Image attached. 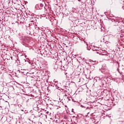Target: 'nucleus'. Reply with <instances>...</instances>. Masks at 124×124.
Instances as JSON below:
<instances>
[{
	"label": "nucleus",
	"mask_w": 124,
	"mask_h": 124,
	"mask_svg": "<svg viewBox=\"0 0 124 124\" xmlns=\"http://www.w3.org/2000/svg\"><path fill=\"white\" fill-rule=\"evenodd\" d=\"M112 22V24L113 26H119V25H123L124 24V21H123V19H112L111 20Z\"/></svg>",
	"instance_id": "1"
},
{
	"label": "nucleus",
	"mask_w": 124,
	"mask_h": 124,
	"mask_svg": "<svg viewBox=\"0 0 124 124\" xmlns=\"http://www.w3.org/2000/svg\"><path fill=\"white\" fill-rule=\"evenodd\" d=\"M35 8L38 10L43 9V8H45L43 3L38 4L35 5Z\"/></svg>",
	"instance_id": "2"
},
{
	"label": "nucleus",
	"mask_w": 124,
	"mask_h": 124,
	"mask_svg": "<svg viewBox=\"0 0 124 124\" xmlns=\"http://www.w3.org/2000/svg\"><path fill=\"white\" fill-rule=\"evenodd\" d=\"M37 93V96L33 95L32 94H31V95L32 97H35V98H36V97H39L40 96H41V91H40V90H38Z\"/></svg>",
	"instance_id": "3"
},
{
	"label": "nucleus",
	"mask_w": 124,
	"mask_h": 124,
	"mask_svg": "<svg viewBox=\"0 0 124 124\" xmlns=\"http://www.w3.org/2000/svg\"><path fill=\"white\" fill-rule=\"evenodd\" d=\"M80 107L82 108H85V109H90V108L88 107V104L84 105H81Z\"/></svg>",
	"instance_id": "4"
},
{
	"label": "nucleus",
	"mask_w": 124,
	"mask_h": 124,
	"mask_svg": "<svg viewBox=\"0 0 124 124\" xmlns=\"http://www.w3.org/2000/svg\"><path fill=\"white\" fill-rule=\"evenodd\" d=\"M30 40V37L28 36L24 37V42H28Z\"/></svg>",
	"instance_id": "5"
},
{
	"label": "nucleus",
	"mask_w": 124,
	"mask_h": 124,
	"mask_svg": "<svg viewBox=\"0 0 124 124\" xmlns=\"http://www.w3.org/2000/svg\"><path fill=\"white\" fill-rule=\"evenodd\" d=\"M34 117V118H39V117H40V115H39V112H37Z\"/></svg>",
	"instance_id": "6"
},
{
	"label": "nucleus",
	"mask_w": 124,
	"mask_h": 124,
	"mask_svg": "<svg viewBox=\"0 0 124 124\" xmlns=\"http://www.w3.org/2000/svg\"><path fill=\"white\" fill-rule=\"evenodd\" d=\"M66 99L68 101H70L71 99H72V98H71V97H67Z\"/></svg>",
	"instance_id": "7"
},
{
	"label": "nucleus",
	"mask_w": 124,
	"mask_h": 124,
	"mask_svg": "<svg viewBox=\"0 0 124 124\" xmlns=\"http://www.w3.org/2000/svg\"><path fill=\"white\" fill-rule=\"evenodd\" d=\"M98 49H99V48H98L97 47H94L93 50L94 51H97V50H98Z\"/></svg>",
	"instance_id": "8"
},
{
	"label": "nucleus",
	"mask_w": 124,
	"mask_h": 124,
	"mask_svg": "<svg viewBox=\"0 0 124 124\" xmlns=\"http://www.w3.org/2000/svg\"><path fill=\"white\" fill-rule=\"evenodd\" d=\"M93 65H94V64H97V62H96V61H94V62H93Z\"/></svg>",
	"instance_id": "9"
},
{
	"label": "nucleus",
	"mask_w": 124,
	"mask_h": 124,
	"mask_svg": "<svg viewBox=\"0 0 124 124\" xmlns=\"http://www.w3.org/2000/svg\"><path fill=\"white\" fill-rule=\"evenodd\" d=\"M72 113H74V114H75V112H74V109L73 108L72 109Z\"/></svg>",
	"instance_id": "10"
},
{
	"label": "nucleus",
	"mask_w": 124,
	"mask_h": 124,
	"mask_svg": "<svg viewBox=\"0 0 124 124\" xmlns=\"http://www.w3.org/2000/svg\"><path fill=\"white\" fill-rule=\"evenodd\" d=\"M59 63L61 64V65H60V66H62V61H60V62H59Z\"/></svg>",
	"instance_id": "11"
},
{
	"label": "nucleus",
	"mask_w": 124,
	"mask_h": 124,
	"mask_svg": "<svg viewBox=\"0 0 124 124\" xmlns=\"http://www.w3.org/2000/svg\"><path fill=\"white\" fill-rule=\"evenodd\" d=\"M25 114H27V113H28V111L27 110H25Z\"/></svg>",
	"instance_id": "12"
},
{
	"label": "nucleus",
	"mask_w": 124,
	"mask_h": 124,
	"mask_svg": "<svg viewBox=\"0 0 124 124\" xmlns=\"http://www.w3.org/2000/svg\"><path fill=\"white\" fill-rule=\"evenodd\" d=\"M17 62H19V59H17V61H16Z\"/></svg>",
	"instance_id": "13"
},
{
	"label": "nucleus",
	"mask_w": 124,
	"mask_h": 124,
	"mask_svg": "<svg viewBox=\"0 0 124 124\" xmlns=\"http://www.w3.org/2000/svg\"><path fill=\"white\" fill-rule=\"evenodd\" d=\"M64 92H65V93H67V91H66V90H64Z\"/></svg>",
	"instance_id": "14"
},
{
	"label": "nucleus",
	"mask_w": 124,
	"mask_h": 124,
	"mask_svg": "<svg viewBox=\"0 0 124 124\" xmlns=\"http://www.w3.org/2000/svg\"><path fill=\"white\" fill-rule=\"evenodd\" d=\"M47 91H49V88L47 87Z\"/></svg>",
	"instance_id": "15"
},
{
	"label": "nucleus",
	"mask_w": 124,
	"mask_h": 124,
	"mask_svg": "<svg viewBox=\"0 0 124 124\" xmlns=\"http://www.w3.org/2000/svg\"><path fill=\"white\" fill-rule=\"evenodd\" d=\"M117 70H118V71H119V68H117Z\"/></svg>",
	"instance_id": "16"
},
{
	"label": "nucleus",
	"mask_w": 124,
	"mask_h": 124,
	"mask_svg": "<svg viewBox=\"0 0 124 124\" xmlns=\"http://www.w3.org/2000/svg\"><path fill=\"white\" fill-rule=\"evenodd\" d=\"M65 96H67V95H66V94H65Z\"/></svg>",
	"instance_id": "17"
},
{
	"label": "nucleus",
	"mask_w": 124,
	"mask_h": 124,
	"mask_svg": "<svg viewBox=\"0 0 124 124\" xmlns=\"http://www.w3.org/2000/svg\"><path fill=\"white\" fill-rule=\"evenodd\" d=\"M65 107H67V106L65 105Z\"/></svg>",
	"instance_id": "18"
},
{
	"label": "nucleus",
	"mask_w": 124,
	"mask_h": 124,
	"mask_svg": "<svg viewBox=\"0 0 124 124\" xmlns=\"http://www.w3.org/2000/svg\"><path fill=\"white\" fill-rule=\"evenodd\" d=\"M120 116H123V114H121L120 115Z\"/></svg>",
	"instance_id": "19"
},
{
	"label": "nucleus",
	"mask_w": 124,
	"mask_h": 124,
	"mask_svg": "<svg viewBox=\"0 0 124 124\" xmlns=\"http://www.w3.org/2000/svg\"><path fill=\"white\" fill-rule=\"evenodd\" d=\"M38 29L39 30H40V28H38Z\"/></svg>",
	"instance_id": "20"
},
{
	"label": "nucleus",
	"mask_w": 124,
	"mask_h": 124,
	"mask_svg": "<svg viewBox=\"0 0 124 124\" xmlns=\"http://www.w3.org/2000/svg\"><path fill=\"white\" fill-rule=\"evenodd\" d=\"M21 111H24V109H21Z\"/></svg>",
	"instance_id": "21"
},
{
	"label": "nucleus",
	"mask_w": 124,
	"mask_h": 124,
	"mask_svg": "<svg viewBox=\"0 0 124 124\" xmlns=\"http://www.w3.org/2000/svg\"><path fill=\"white\" fill-rule=\"evenodd\" d=\"M28 120H29V121H31V119H28Z\"/></svg>",
	"instance_id": "22"
},
{
	"label": "nucleus",
	"mask_w": 124,
	"mask_h": 124,
	"mask_svg": "<svg viewBox=\"0 0 124 124\" xmlns=\"http://www.w3.org/2000/svg\"><path fill=\"white\" fill-rule=\"evenodd\" d=\"M31 115H32V116H33V114H31Z\"/></svg>",
	"instance_id": "23"
},
{
	"label": "nucleus",
	"mask_w": 124,
	"mask_h": 124,
	"mask_svg": "<svg viewBox=\"0 0 124 124\" xmlns=\"http://www.w3.org/2000/svg\"><path fill=\"white\" fill-rule=\"evenodd\" d=\"M86 45V46H88V45L87 44Z\"/></svg>",
	"instance_id": "24"
}]
</instances>
